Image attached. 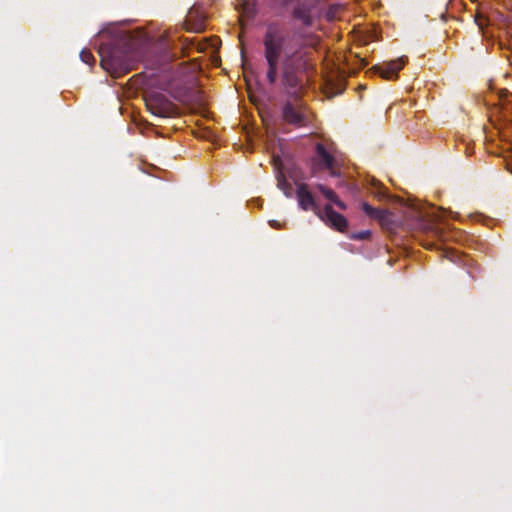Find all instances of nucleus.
<instances>
[{"label": "nucleus", "instance_id": "1", "mask_svg": "<svg viewBox=\"0 0 512 512\" xmlns=\"http://www.w3.org/2000/svg\"><path fill=\"white\" fill-rule=\"evenodd\" d=\"M306 34L290 35L277 22L267 25L262 38L265 79L274 86L278 79L288 99L282 106L283 120L294 126L308 122L304 104L300 99L302 74L308 67Z\"/></svg>", "mask_w": 512, "mask_h": 512}, {"label": "nucleus", "instance_id": "2", "mask_svg": "<svg viewBox=\"0 0 512 512\" xmlns=\"http://www.w3.org/2000/svg\"><path fill=\"white\" fill-rule=\"evenodd\" d=\"M101 66L115 77L135 68L141 59L137 42L128 34H121L110 44L100 48Z\"/></svg>", "mask_w": 512, "mask_h": 512}, {"label": "nucleus", "instance_id": "3", "mask_svg": "<svg viewBox=\"0 0 512 512\" xmlns=\"http://www.w3.org/2000/svg\"><path fill=\"white\" fill-rule=\"evenodd\" d=\"M144 100L148 111L154 116L168 118L177 113V107L162 93H148Z\"/></svg>", "mask_w": 512, "mask_h": 512}, {"label": "nucleus", "instance_id": "4", "mask_svg": "<svg viewBox=\"0 0 512 512\" xmlns=\"http://www.w3.org/2000/svg\"><path fill=\"white\" fill-rule=\"evenodd\" d=\"M315 156L312 157V172L315 174L317 171L329 170L332 176H336L335 163L336 160L330 154L322 143H317L315 146Z\"/></svg>", "mask_w": 512, "mask_h": 512}, {"label": "nucleus", "instance_id": "5", "mask_svg": "<svg viewBox=\"0 0 512 512\" xmlns=\"http://www.w3.org/2000/svg\"><path fill=\"white\" fill-rule=\"evenodd\" d=\"M318 216L326 224L340 232H344L348 227L347 219L342 214L336 212L330 204H326L323 210L318 211Z\"/></svg>", "mask_w": 512, "mask_h": 512}, {"label": "nucleus", "instance_id": "6", "mask_svg": "<svg viewBox=\"0 0 512 512\" xmlns=\"http://www.w3.org/2000/svg\"><path fill=\"white\" fill-rule=\"evenodd\" d=\"M296 197L298 200L299 207L305 211L312 210L318 215V211H321L315 202L314 196L308 189V185L305 183L297 184Z\"/></svg>", "mask_w": 512, "mask_h": 512}, {"label": "nucleus", "instance_id": "7", "mask_svg": "<svg viewBox=\"0 0 512 512\" xmlns=\"http://www.w3.org/2000/svg\"><path fill=\"white\" fill-rule=\"evenodd\" d=\"M404 65V58L401 57L386 64L377 65L374 69L383 79L393 80L397 78L398 72L404 67Z\"/></svg>", "mask_w": 512, "mask_h": 512}, {"label": "nucleus", "instance_id": "8", "mask_svg": "<svg viewBox=\"0 0 512 512\" xmlns=\"http://www.w3.org/2000/svg\"><path fill=\"white\" fill-rule=\"evenodd\" d=\"M186 29L192 32H200L205 27V16L198 8H191L186 17Z\"/></svg>", "mask_w": 512, "mask_h": 512}, {"label": "nucleus", "instance_id": "9", "mask_svg": "<svg viewBox=\"0 0 512 512\" xmlns=\"http://www.w3.org/2000/svg\"><path fill=\"white\" fill-rule=\"evenodd\" d=\"M294 19L301 21L304 27H311L313 25V17L311 15V8L306 4H298L292 11Z\"/></svg>", "mask_w": 512, "mask_h": 512}, {"label": "nucleus", "instance_id": "10", "mask_svg": "<svg viewBox=\"0 0 512 512\" xmlns=\"http://www.w3.org/2000/svg\"><path fill=\"white\" fill-rule=\"evenodd\" d=\"M317 189L322 193V195L326 199L333 202L339 209L346 210V208H347L346 204L342 200L339 199L337 194L331 188H328L323 184H318Z\"/></svg>", "mask_w": 512, "mask_h": 512}, {"label": "nucleus", "instance_id": "11", "mask_svg": "<svg viewBox=\"0 0 512 512\" xmlns=\"http://www.w3.org/2000/svg\"><path fill=\"white\" fill-rule=\"evenodd\" d=\"M362 209L367 216L373 219H384L387 214L386 210L375 208L366 202L362 204Z\"/></svg>", "mask_w": 512, "mask_h": 512}, {"label": "nucleus", "instance_id": "12", "mask_svg": "<svg viewBox=\"0 0 512 512\" xmlns=\"http://www.w3.org/2000/svg\"><path fill=\"white\" fill-rule=\"evenodd\" d=\"M277 179V186L280 190L283 191L284 195L287 198H291L293 195V187L292 185L286 180L284 174L282 172H279L276 176Z\"/></svg>", "mask_w": 512, "mask_h": 512}, {"label": "nucleus", "instance_id": "13", "mask_svg": "<svg viewBox=\"0 0 512 512\" xmlns=\"http://www.w3.org/2000/svg\"><path fill=\"white\" fill-rule=\"evenodd\" d=\"M239 6H241V13L242 16H245L248 19H252L256 14V9L254 4H251L249 0H241V3H239Z\"/></svg>", "mask_w": 512, "mask_h": 512}, {"label": "nucleus", "instance_id": "14", "mask_svg": "<svg viewBox=\"0 0 512 512\" xmlns=\"http://www.w3.org/2000/svg\"><path fill=\"white\" fill-rule=\"evenodd\" d=\"M80 58L84 63H86L88 65H92L95 61L93 54L89 50H86V49H83L81 51Z\"/></svg>", "mask_w": 512, "mask_h": 512}, {"label": "nucleus", "instance_id": "15", "mask_svg": "<svg viewBox=\"0 0 512 512\" xmlns=\"http://www.w3.org/2000/svg\"><path fill=\"white\" fill-rule=\"evenodd\" d=\"M371 236V232L369 230L359 231L357 233H353L350 238L354 240H366Z\"/></svg>", "mask_w": 512, "mask_h": 512}, {"label": "nucleus", "instance_id": "16", "mask_svg": "<svg viewBox=\"0 0 512 512\" xmlns=\"http://www.w3.org/2000/svg\"><path fill=\"white\" fill-rule=\"evenodd\" d=\"M475 21L478 25V27L483 30L484 26L486 25L487 23V19L483 16V15H480V14H477L476 17H475Z\"/></svg>", "mask_w": 512, "mask_h": 512}, {"label": "nucleus", "instance_id": "17", "mask_svg": "<svg viewBox=\"0 0 512 512\" xmlns=\"http://www.w3.org/2000/svg\"><path fill=\"white\" fill-rule=\"evenodd\" d=\"M269 224L274 229H280L282 227L281 223L278 222L277 220H270Z\"/></svg>", "mask_w": 512, "mask_h": 512}, {"label": "nucleus", "instance_id": "18", "mask_svg": "<svg viewBox=\"0 0 512 512\" xmlns=\"http://www.w3.org/2000/svg\"><path fill=\"white\" fill-rule=\"evenodd\" d=\"M278 5L284 7L292 3L294 0H274Z\"/></svg>", "mask_w": 512, "mask_h": 512}, {"label": "nucleus", "instance_id": "19", "mask_svg": "<svg viewBox=\"0 0 512 512\" xmlns=\"http://www.w3.org/2000/svg\"><path fill=\"white\" fill-rule=\"evenodd\" d=\"M327 17H328V19L332 18L331 11L328 12Z\"/></svg>", "mask_w": 512, "mask_h": 512}]
</instances>
